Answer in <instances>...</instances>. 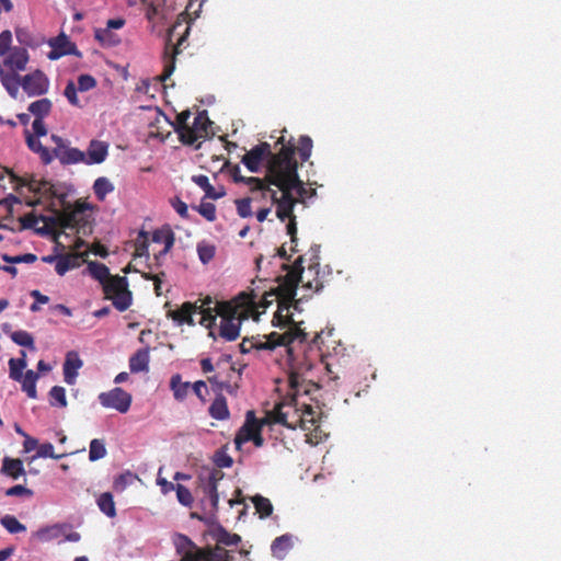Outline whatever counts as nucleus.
<instances>
[{
  "instance_id": "obj_15",
  "label": "nucleus",
  "mask_w": 561,
  "mask_h": 561,
  "mask_svg": "<svg viewBox=\"0 0 561 561\" xmlns=\"http://www.w3.org/2000/svg\"><path fill=\"white\" fill-rule=\"evenodd\" d=\"M48 44L51 47V50L47 54V57L50 60L59 59L66 55H75L78 57L81 56V53L77 49L76 44L70 42L68 36L64 33L51 38Z\"/></svg>"
},
{
  "instance_id": "obj_9",
  "label": "nucleus",
  "mask_w": 561,
  "mask_h": 561,
  "mask_svg": "<svg viewBox=\"0 0 561 561\" xmlns=\"http://www.w3.org/2000/svg\"><path fill=\"white\" fill-rule=\"evenodd\" d=\"M211 125V122L209 121L206 111L198 112L194 119L192 125L188 124V126L180 134L179 140L185 145V146H193L197 141L198 144L195 146L196 149L201 147V140L208 137V129Z\"/></svg>"
},
{
  "instance_id": "obj_53",
  "label": "nucleus",
  "mask_w": 561,
  "mask_h": 561,
  "mask_svg": "<svg viewBox=\"0 0 561 561\" xmlns=\"http://www.w3.org/2000/svg\"><path fill=\"white\" fill-rule=\"evenodd\" d=\"M135 479H137V476L134 474L130 471H126L124 473H121L113 482V488L117 492L124 491L128 485H130Z\"/></svg>"
},
{
  "instance_id": "obj_59",
  "label": "nucleus",
  "mask_w": 561,
  "mask_h": 561,
  "mask_svg": "<svg viewBox=\"0 0 561 561\" xmlns=\"http://www.w3.org/2000/svg\"><path fill=\"white\" fill-rule=\"evenodd\" d=\"M96 85V80L90 75H81L78 78V90L81 92L89 91Z\"/></svg>"
},
{
  "instance_id": "obj_8",
  "label": "nucleus",
  "mask_w": 561,
  "mask_h": 561,
  "mask_svg": "<svg viewBox=\"0 0 561 561\" xmlns=\"http://www.w3.org/2000/svg\"><path fill=\"white\" fill-rule=\"evenodd\" d=\"M214 460L216 467L207 472L204 492L206 494L205 501H207L209 504L210 510L217 511L219 503L217 484L224 478V472L221 469L231 467L233 463V458H214Z\"/></svg>"
},
{
  "instance_id": "obj_49",
  "label": "nucleus",
  "mask_w": 561,
  "mask_h": 561,
  "mask_svg": "<svg viewBox=\"0 0 561 561\" xmlns=\"http://www.w3.org/2000/svg\"><path fill=\"white\" fill-rule=\"evenodd\" d=\"M270 343V335L267 336V341L265 343H261L254 340V337L251 339H243L240 343V352L243 354L250 353L252 350H274L275 347H267Z\"/></svg>"
},
{
  "instance_id": "obj_54",
  "label": "nucleus",
  "mask_w": 561,
  "mask_h": 561,
  "mask_svg": "<svg viewBox=\"0 0 561 561\" xmlns=\"http://www.w3.org/2000/svg\"><path fill=\"white\" fill-rule=\"evenodd\" d=\"M312 147V139L309 136L305 135L299 138L297 150L302 161H307L310 158Z\"/></svg>"
},
{
  "instance_id": "obj_21",
  "label": "nucleus",
  "mask_w": 561,
  "mask_h": 561,
  "mask_svg": "<svg viewBox=\"0 0 561 561\" xmlns=\"http://www.w3.org/2000/svg\"><path fill=\"white\" fill-rule=\"evenodd\" d=\"M108 154V145L104 141L93 139L85 152V164H100L105 161Z\"/></svg>"
},
{
  "instance_id": "obj_56",
  "label": "nucleus",
  "mask_w": 561,
  "mask_h": 561,
  "mask_svg": "<svg viewBox=\"0 0 561 561\" xmlns=\"http://www.w3.org/2000/svg\"><path fill=\"white\" fill-rule=\"evenodd\" d=\"M175 492H176V499L182 505H184L186 507L192 506L194 499H193L191 491L186 486L178 483L176 488H175Z\"/></svg>"
},
{
  "instance_id": "obj_31",
  "label": "nucleus",
  "mask_w": 561,
  "mask_h": 561,
  "mask_svg": "<svg viewBox=\"0 0 561 561\" xmlns=\"http://www.w3.org/2000/svg\"><path fill=\"white\" fill-rule=\"evenodd\" d=\"M208 411L213 419L220 421L228 419L230 414L227 400L221 393L215 398Z\"/></svg>"
},
{
  "instance_id": "obj_48",
  "label": "nucleus",
  "mask_w": 561,
  "mask_h": 561,
  "mask_svg": "<svg viewBox=\"0 0 561 561\" xmlns=\"http://www.w3.org/2000/svg\"><path fill=\"white\" fill-rule=\"evenodd\" d=\"M191 116V112L188 110L181 112L178 114L174 122H170L165 115H162L164 122H167L170 126L173 127L174 131L179 135L188 126V118Z\"/></svg>"
},
{
  "instance_id": "obj_19",
  "label": "nucleus",
  "mask_w": 561,
  "mask_h": 561,
  "mask_svg": "<svg viewBox=\"0 0 561 561\" xmlns=\"http://www.w3.org/2000/svg\"><path fill=\"white\" fill-rule=\"evenodd\" d=\"M28 58V53L24 47H13L3 59V65L12 71H23Z\"/></svg>"
},
{
  "instance_id": "obj_64",
  "label": "nucleus",
  "mask_w": 561,
  "mask_h": 561,
  "mask_svg": "<svg viewBox=\"0 0 561 561\" xmlns=\"http://www.w3.org/2000/svg\"><path fill=\"white\" fill-rule=\"evenodd\" d=\"M39 221V216L37 217L34 213H28L25 216L20 218L21 229H37L36 224Z\"/></svg>"
},
{
  "instance_id": "obj_5",
  "label": "nucleus",
  "mask_w": 561,
  "mask_h": 561,
  "mask_svg": "<svg viewBox=\"0 0 561 561\" xmlns=\"http://www.w3.org/2000/svg\"><path fill=\"white\" fill-rule=\"evenodd\" d=\"M173 542L176 552L181 554V561H228L226 551L220 548L215 549V551L201 550L185 535H175Z\"/></svg>"
},
{
  "instance_id": "obj_7",
  "label": "nucleus",
  "mask_w": 561,
  "mask_h": 561,
  "mask_svg": "<svg viewBox=\"0 0 561 561\" xmlns=\"http://www.w3.org/2000/svg\"><path fill=\"white\" fill-rule=\"evenodd\" d=\"M266 424H270L267 417L260 420L253 410L248 411L245 421L234 437L236 450L243 451L242 446L249 442H252L256 447H261L263 445L261 430Z\"/></svg>"
},
{
  "instance_id": "obj_41",
  "label": "nucleus",
  "mask_w": 561,
  "mask_h": 561,
  "mask_svg": "<svg viewBox=\"0 0 561 561\" xmlns=\"http://www.w3.org/2000/svg\"><path fill=\"white\" fill-rule=\"evenodd\" d=\"M252 502L260 518H266L272 515L273 505L267 497L257 494L252 497Z\"/></svg>"
},
{
  "instance_id": "obj_47",
  "label": "nucleus",
  "mask_w": 561,
  "mask_h": 561,
  "mask_svg": "<svg viewBox=\"0 0 561 561\" xmlns=\"http://www.w3.org/2000/svg\"><path fill=\"white\" fill-rule=\"evenodd\" d=\"M214 314L220 317L221 320L232 319L236 317V309L227 301H216L214 306Z\"/></svg>"
},
{
  "instance_id": "obj_12",
  "label": "nucleus",
  "mask_w": 561,
  "mask_h": 561,
  "mask_svg": "<svg viewBox=\"0 0 561 561\" xmlns=\"http://www.w3.org/2000/svg\"><path fill=\"white\" fill-rule=\"evenodd\" d=\"M99 401L104 408L126 413L131 404V396L124 389L116 387L107 392L100 393Z\"/></svg>"
},
{
  "instance_id": "obj_6",
  "label": "nucleus",
  "mask_w": 561,
  "mask_h": 561,
  "mask_svg": "<svg viewBox=\"0 0 561 561\" xmlns=\"http://www.w3.org/2000/svg\"><path fill=\"white\" fill-rule=\"evenodd\" d=\"M310 259H309V265L307 271H305V267L302 263L305 262V256L300 255L297 257V260L294 262L291 266L287 265L286 263H283L282 268L285 271H294V267L299 264L298 268L301 270V275L306 276L304 280H298L297 286L301 284L304 288L310 289L314 293L320 291L323 288V282L319 277V252L320 247L314 245L310 249Z\"/></svg>"
},
{
  "instance_id": "obj_14",
  "label": "nucleus",
  "mask_w": 561,
  "mask_h": 561,
  "mask_svg": "<svg viewBox=\"0 0 561 561\" xmlns=\"http://www.w3.org/2000/svg\"><path fill=\"white\" fill-rule=\"evenodd\" d=\"M11 182L15 183V190L26 186L30 192L42 194L44 196L53 197L56 195L54 185L46 180H36L33 175L28 178H21L11 173Z\"/></svg>"
},
{
  "instance_id": "obj_13",
  "label": "nucleus",
  "mask_w": 561,
  "mask_h": 561,
  "mask_svg": "<svg viewBox=\"0 0 561 561\" xmlns=\"http://www.w3.org/2000/svg\"><path fill=\"white\" fill-rule=\"evenodd\" d=\"M21 87L28 96H38L47 93L49 80L42 70L37 69L21 78Z\"/></svg>"
},
{
  "instance_id": "obj_24",
  "label": "nucleus",
  "mask_w": 561,
  "mask_h": 561,
  "mask_svg": "<svg viewBox=\"0 0 561 561\" xmlns=\"http://www.w3.org/2000/svg\"><path fill=\"white\" fill-rule=\"evenodd\" d=\"M87 209H90V205L83 202H76L73 208L71 210H65L60 213L61 228H78L79 225V216L81 213H84Z\"/></svg>"
},
{
  "instance_id": "obj_2",
  "label": "nucleus",
  "mask_w": 561,
  "mask_h": 561,
  "mask_svg": "<svg viewBox=\"0 0 561 561\" xmlns=\"http://www.w3.org/2000/svg\"><path fill=\"white\" fill-rule=\"evenodd\" d=\"M194 2L190 1L185 11L179 15L176 22L169 30L163 56L164 66L161 80L168 79L173 73L175 69V57L180 51V47L185 43L187 35L190 34V23L198 16L197 10L192 12Z\"/></svg>"
},
{
  "instance_id": "obj_3",
  "label": "nucleus",
  "mask_w": 561,
  "mask_h": 561,
  "mask_svg": "<svg viewBox=\"0 0 561 561\" xmlns=\"http://www.w3.org/2000/svg\"><path fill=\"white\" fill-rule=\"evenodd\" d=\"M298 266L299 264L294 267V271H288L282 277V283H279L275 288L265 291L262 296L260 306L263 308H267L274 301H277L278 309L274 317L276 320H280L283 318L284 311H289L296 296L297 282L306 278V276L301 275V270H299Z\"/></svg>"
},
{
  "instance_id": "obj_35",
  "label": "nucleus",
  "mask_w": 561,
  "mask_h": 561,
  "mask_svg": "<svg viewBox=\"0 0 561 561\" xmlns=\"http://www.w3.org/2000/svg\"><path fill=\"white\" fill-rule=\"evenodd\" d=\"M1 471L13 479H18L25 473L20 458H4Z\"/></svg>"
},
{
  "instance_id": "obj_38",
  "label": "nucleus",
  "mask_w": 561,
  "mask_h": 561,
  "mask_svg": "<svg viewBox=\"0 0 561 561\" xmlns=\"http://www.w3.org/2000/svg\"><path fill=\"white\" fill-rule=\"evenodd\" d=\"M98 506L102 513H104L107 517L116 516V507L113 500V495L110 492L102 493L98 499Z\"/></svg>"
},
{
  "instance_id": "obj_28",
  "label": "nucleus",
  "mask_w": 561,
  "mask_h": 561,
  "mask_svg": "<svg viewBox=\"0 0 561 561\" xmlns=\"http://www.w3.org/2000/svg\"><path fill=\"white\" fill-rule=\"evenodd\" d=\"M128 287V280L125 276L115 275L108 282L103 285V291L105 298L112 300V297L118 294V291Z\"/></svg>"
},
{
  "instance_id": "obj_58",
  "label": "nucleus",
  "mask_w": 561,
  "mask_h": 561,
  "mask_svg": "<svg viewBox=\"0 0 561 561\" xmlns=\"http://www.w3.org/2000/svg\"><path fill=\"white\" fill-rule=\"evenodd\" d=\"M238 215L242 218H248L252 216L251 209V199L250 198H241L236 201Z\"/></svg>"
},
{
  "instance_id": "obj_55",
  "label": "nucleus",
  "mask_w": 561,
  "mask_h": 561,
  "mask_svg": "<svg viewBox=\"0 0 561 561\" xmlns=\"http://www.w3.org/2000/svg\"><path fill=\"white\" fill-rule=\"evenodd\" d=\"M286 219H288V224L286 226L287 234L290 237V242L293 243L291 251L296 252V245H297V221H296V215L294 214V209H291V215L286 216Z\"/></svg>"
},
{
  "instance_id": "obj_52",
  "label": "nucleus",
  "mask_w": 561,
  "mask_h": 561,
  "mask_svg": "<svg viewBox=\"0 0 561 561\" xmlns=\"http://www.w3.org/2000/svg\"><path fill=\"white\" fill-rule=\"evenodd\" d=\"M49 401L51 405L65 408L67 405L65 388L61 386H54L49 391Z\"/></svg>"
},
{
  "instance_id": "obj_16",
  "label": "nucleus",
  "mask_w": 561,
  "mask_h": 561,
  "mask_svg": "<svg viewBox=\"0 0 561 561\" xmlns=\"http://www.w3.org/2000/svg\"><path fill=\"white\" fill-rule=\"evenodd\" d=\"M211 538L216 541V546L214 548H201V550H209L215 551V549L220 548L221 550L227 552V560L230 561L229 551L225 549V547L238 546L241 541V537L238 534H231L226 530L222 526H217L210 531Z\"/></svg>"
},
{
  "instance_id": "obj_43",
  "label": "nucleus",
  "mask_w": 561,
  "mask_h": 561,
  "mask_svg": "<svg viewBox=\"0 0 561 561\" xmlns=\"http://www.w3.org/2000/svg\"><path fill=\"white\" fill-rule=\"evenodd\" d=\"M133 301L131 291L128 289V287H125V289L118 291L117 295L112 297L113 306L121 312L127 310Z\"/></svg>"
},
{
  "instance_id": "obj_57",
  "label": "nucleus",
  "mask_w": 561,
  "mask_h": 561,
  "mask_svg": "<svg viewBox=\"0 0 561 561\" xmlns=\"http://www.w3.org/2000/svg\"><path fill=\"white\" fill-rule=\"evenodd\" d=\"M94 37L98 42L105 46H112L115 44L113 34L108 28H96L94 32Z\"/></svg>"
},
{
  "instance_id": "obj_23",
  "label": "nucleus",
  "mask_w": 561,
  "mask_h": 561,
  "mask_svg": "<svg viewBox=\"0 0 561 561\" xmlns=\"http://www.w3.org/2000/svg\"><path fill=\"white\" fill-rule=\"evenodd\" d=\"M83 362L77 352H68L64 363V380L68 385H73L78 376V370L82 367Z\"/></svg>"
},
{
  "instance_id": "obj_45",
  "label": "nucleus",
  "mask_w": 561,
  "mask_h": 561,
  "mask_svg": "<svg viewBox=\"0 0 561 561\" xmlns=\"http://www.w3.org/2000/svg\"><path fill=\"white\" fill-rule=\"evenodd\" d=\"M10 337L15 344L20 346L27 347L32 351L35 350L34 339L27 331L19 330L11 332Z\"/></svg>"
},
{
  "instance_id": "obj_4",
  "label": "nucleus",
  "mask_w": 561,
  "mask_h": 561,
  "mask_svg": "<svg viewBox=\"0 0 561 561\" xmlns=\"http://www.w3.org/2000/svg\"><path fill=\"white\" fill-rule=\"evenodd\" d=\"M201 368L204 374H209L217 369V373L209 376L207 380L217 391L227 390L232 392L231 381L234 377L240 378L241 371L237 370L230 355H224L214 365L211 359L206 357L201 359Z\"/></svg>"
},
{
  "instance_id": "obj_30",
  "label": "nucleus",
  "mask_w": 561,
  "mask_h": 561,
  "mask_svg": "<svg viewBox=\"0 0 561 561\" xmlns=\"http://www.w3.org/2000/svg\"><path fill=\"white\" fill-rule=\"evenodd\" d=\"M26 134V144L28 146V148L38 153L42 161L45 163V164H48L53 161V156L50 153V151L45 147L43 146V144L37 139V137H34L32 134L28 133V130L25 131Z\"/></svg>"
},
{
  "instance_id": "obj_25",
  "label": "nucleus",
  "mask_w": 561,
  "mask_h": 561,
  "mask_svg": "<svg viewBox=\"0 0 561 561\" xmlns=\"http://www.w3.org/2000/svg\"><path fill=\"white\" fill-rule=\"evenodd\" d=\"M83 255H85V253H70L58 256L55 266L57 274L62 276L68 271L79 267L81 265Z\"/></svg>"
},
{
  "instance_id": "obj_39",
  "label": "nucleus",
  "mask_w": 561,
  "mask_h": 561,
  "mask_svg": "<svg viewBox=\"0 0 561 561\" xmlns=\"http://www.w3.org/2000/svg\"><path fill=\"white\" fill-rule=\"evenodd\" d=\"M293 547V538L290 535H282L272 542V551L276 557H283Z\"/></svg>"
},
{
  "instance_id": "obj_44",
  "label": "nucleus",
  "mask_w": 561,
  "mask_h": 561,
  "mask_svg": "<svg viewBox=\"0 0 561 561\" xmlns=\"http://www.w3.org/2000/svg\"><path fill=\"white\" fill-rule=\"evenodd\" d=\"M1 82L8 93L15 98L21 85V77L16 73H3L1 72Z\"/></svg>"
},
{
  "instance_id": "obj_17",
  "label": "nucleus",
  "mask_w": 561,
  "mask_h": 561,
  "mask_svg": "<svg viewBox=\"0 0 561 561\" xmlns=\"http://www.w3.org/2000/svg\"><path fill=\"white\" fill-rule=\"evenodd\" d=\"M197 312L201 313L199 324L208 329V336L216 339L214 327L216 325V314H214L215 302L210 296L198 299Z\"/></svg>"
},
{
  "instance_id": "obj_29",
  "label": "nucleus",
  "mask_w": 561,
  "mask_h": 561,
  "mask_svg": "<svg viewBox=\"0 0 561 561\" xmlns=\"http://www.w3.org/2000/svg\"><path fill=\"white\" fill-rule=\"evenodd\" d=\"M87 270L94 279L102 284V286L113 277L108 267L96 261L88 262Z\"/></svg>"
},
{
  "instance_id": "obj_27",
  "label": "nucleus",
  "mask_w": 561,
  "mask_h": 561,
  "mask_svg": "<svg viewBox=\"0 0 561 561\" xmlns=\"http://www.w3.org/2000/svg\"><path fill=\"white\" fill-rule=\"evenodd\" d=\"M149 350L140 348L129 358V369L131 373H141L149 370Z\"/></svg>"
},
{
  "instance_id": "obj_22",
  "label": "nucleus",
  "mask_w": 561,
  "mask_h": 561,
  "mask_svg": "<svg viewBox=\"0 0 561 561\" xmlns=\"http://www.w3.org/2000/svg\"><path fill=\"white\" fill-rule=\"evenodd\" d=\"M197 302L186 301L182 304V306L176 309L168 312V317L178 322L179 324H188L195 325V321L193 319V314L197 313Z\"/></svg>"
},
{
  "instance_id": "obj_61",
  "label": "nucleus",
  "mask_w": 561,
  "mask_h": 561,
  "mask_svg": "<svg viewBox=\"0 0 561 561\" xmlns=\"http://www.w3.org/2000/svg\"><path fill=\"white\" fill-rule=\"evenodd\" d=\"M78 88L73 83V81H69L65 88L64 94L69 101L70 104L75 106H79V99L77 95Z\"/></svg>"
},
{
  "instance_id": "obj_46",
  "label": "nucleus",
  "mask_w": 561,
  "mask_h": 561,
  "mask_svg": "<svg viewBox=\"0 0 561 561\" xmlns=\"http://www.w3.org/2000/svg\"><path fill=\"white\" fill-rule=\"evenodd\" d=\"M9 377L14 380H22L24 368L27 366V362L23 358H10L9 359Z\"/></svg>"
},
{
  "instance_id": "obj_50",
  "label": "nucleus",
  "mask_w": 561,
  "mask_h": 561,
  "mask_svg": "<svg viewBox=\"0 0 561 561\" xmlns=\"http://www.w3.org/2000/svg\"><path fill=\"white\" fill-rule=\"evenodd\" d=\"M0 523L10 534H18L26 530L25 525L20 523L13 515H4Z\"/></svg>"
},
{
  "instance_id": "obj_40",
  "label": "nucleus",
  "mask_w": 561,
  "mask_h": 561,
  "mask_svg": "<svg viewBox=\"0 0 561 561\" xmlns=\"http://www.w3.org/2000/svg\"><path fill=\"white\" fill-rule=\"evenodd\" d=\"M149 234L145 230H140L135 240V252L136 257H149Z\"/></svg>"
},
{
  "instance_id": "obj_34",
  "label": "nucleus",
  "mask_w": 561,
  "mask_h": 561,
  "mask_svg": "<svg viewBox=\"0 0 561 561\" xmlns=\"http://www.w3.org/2000/svg\"><path fill=\"white\" fill-rule=\"evenodd\" d=\"M38 374L35 373L32 369H28L23 376L22 380H18V382H21L22 390L26 392L27 397L31 399L37 398V391H36V381L38 379Z\"/></svg>"
},
{
  "instance_id": "obj_26",
  "label": "nucleus",
  "mask_w": 561,
  "mask_h": 561,
  "mask_svg": "<svg viewBox=\"0 0 561 561\" xmlns=\"http://www.w3.org/2000/svg\"><path fill=\"white\" fill-rule=\"evenodd\" d=\"M240 318L221 320L219 325V336L226 341H234L240 335Z\"/></svg>"
},
{
  "instance_id": "obj_18",
  "label": "nucleus",
  "mask_w": 561,
  "mask_h": 561,
  "mask_svg": "<svg viewBox=\"0 0 561 561\" xmlns=\"http://www.w3.org/2000/svg\"><path fill=\"white\" fill-rule=\"evenodd\" d=\"M230 172L234 182L244 183L250 187L252 193L260 192L262 198H267V193L271 192V187L266 184L265 180L254 176L247 178L241 175V170L238 164L233 165Z\"/></svg>"
},
{
  "instance_id": "obj_51",
  "label": "nucleus",
  "mask_w": 561,
  "mask_h": 561,
  "mask_svg": "<svg viewBox=\"0 0 561 561\" xmlns=\"http://www.w3.org/2000/svg\"><path fill=\"white\" fill-rule=\"evenodd\" d=\"M197 253L203 264L209 263L216 253V247L207 242H199L197 244Z\"/></svg>"
},
{
  "instance_id": "obj_1",
  "label": "nucleus",
  "mask_w": 561,
  "mask_h": 561,
  "mask_svg": "<svg viewBox=\"0 0 561 561\" xmlns=\"http://www.w3.org/2000/svg\"><path fill=\"white\" fill-rule=\"evenodd\" d=\"M277 142L282 144V148L270 167V184L276 186L282 195L278 197L277 191L271 187L267 198L276 205L277 218L285 221L286 216L291 215L295 205L304 203L305 197L308 196V190L298 176L295 146L291 142L285 145L283 136Z\"/></svg>"
},
{
  "instance_id": "obj_60",
  "label": "nucleus",
  "mask_w": 561,
  "mask_h": 561,
  "mask_svg": "<svg viewBox=\"0 0 561 561\" xmlns=\"http://www.w3.org/2000/svg\"><path fill=\"white\" fill-rule=\"evenodd\" d=\"M198 213L208 221L216 219V206L213 203H202Z\"/></svg>"
},
{
  "instance_id": "obj_36",
  "label": "nucleus",
  "mask_w": 561,
  "mask_h": 561,
  "mask_svg": "<svg viewBox=\"0 0 561 561\" xmlns=\"http://www.w3.org/2000/svg\"><path fill=\"white\" fill-rule=\"evenodd\" d=\"M114 188L113 183L105 176L98 178L93 184L94 195L100 202H103L106 195L112 193Z\"/></svg>"
},
{
  "instance_id": "obj_33",
  "label": "nucleus",
  "mask_w": 561,
  "mask_h": 561,
  "mask_svg": "<svg viewBox=\"0 0 561 561\" xmlns=\"http://www.w3.org/2000/svg\"><path fill=\"white\" fill-rule=\"evenodd\" d=\"M170 388L173 391V396L178 401H183L191 389V382L182 381L181 375H173L170 379Z\"/></svg>"
},
{
  "instance_id": "obj_32",
  "label": "nucleus",
  "mask_w": 561,
  "mask_h": 561,
  "mask_svg": "<svg viewBox=\"0 0 561 561\" xmlns=\"http://www.w3.org/2000/svg\"><path fill=\"white\" fill-rule=\"evenodd\" d=\"M152 241L153 242L163 241V243H164L163 250H161L158 254H154V261L158 265L160 259L162 256H164L172 249V247L174 244V234L170 230L167 233H162L161 231L157 230L152 234Z\"/></svg>"
},
{
  "instance_id": "obj_42",
  "label": "nucleus",
  "mask_w": 561,
  "mask_h": 561,
  "mask_svg": "<svg viewBox=\"0 0 561 561\" xmlns=\"http://www.w3.org/2000/svg\"><path fill=\"white\" fill-rule=\"evenodd\" d=\"M28 111L35 118H44L51 111V102L48 99L37 100L28 105Z\"/></svg>"
},
{
  "instance_id": "obj_37",
  "label": "nucleus",
  "mask_w": 561,
  "mask_h": 561,
  "mask_svg": "<svg viewBox=\"0 0 561 561\" xmlns=\"http://www.w3.org/2000/svg\"><path fill=\"white\" fill-rule=\"evenodd\" d=\"M39 221H43L44 226L35 229V232L41 236L51 233L57 227L61 228L60 214L57 216L39 215Z\"/></svg>"
},
{
  "instance_id": "obj_11",
  "label": "nucleus",
  "mask_w": 561,
  "mask_h": 561,
  "mask_svg": "<svg viewBox=\"0 0 561 561\" xmlns=\"http://www.w3.org/2000/svg\"><path fill=\"white\" fill-rule=\"evenodd\" d=\"M278 324L289 325V330L283 334H278L277 332H273L270 334V343L267 347H276L278 345H288L295 341L302 342L306 340L307 334L305 331L298 327L291 319V316L283 314L280 320H277Z\"/></svg>"
},
{
  "instance_id": "obj_63",
  "label": "nucleus",
  "mask_w": 561,
  "mask_h": 561,
  "mask_svg": "<svg viewBox=\"0 0 561 561\" xmlns=\"http://www.w3.org/2000/svg\"><path fill=\"white\" fill-rule=\"evenodd\" d=\"M61 529L62 527L55 525L53 527L39 529L37 531V536L43 540H49L58 537V535L61 533Z\"/></svg>"
},
{
  "instance_id": "obj_10",
  "label": "nucleus",
  "mask_w": 561,
  "mask_h": 561,
  "mask_svg": "<svg viewBox=\"0 0 561 561\" xmlns=\"http://www.w3.org/2000/svg\"><path fill=\"white\" fill-rule=\"evenodd\" d=\"M278 152L273 153L271 145L268 142H261L256 146H254L251 150H249L241 159V162L245 165V168L250 172H257L261 168L262 162L265 159H268L267 161V174L263 179L265 180L266 184L271 187L272 184H270V167L274 160V157L277 156Z\"/></svg>"
},
{
  "instance_id": "obj_20",
  "label": "nucleus",
  "mask_w": 561,
  "mask_h": 561,
  "mask_svg": "<svg viewBox=\"0 0 561 561\" xmlns=\"http://www.w3.org/2000/svg\"><path fill=\"white\" fill-rule=\"evenodd\" d=\"M54 157L59 160L62 165L84 163L85 164V152L78 148H71L65 146L64 148H54Z\"/></svg>"
},
{
  "instance_id": "obj_62",
  "label": "nucleus",
  "mask_w": 561,
  "mask_h": 561,
  "mask_svg": "<svg viewBox=\"0 0 561 561\" xmlns=\"http://www.w3.org/2000/svg\"><path fill=\"white\" fill-rule=\"evenodd\" d=\"M191 388L193 389L196 397L202 401H206V396L208 394V388L204 380H197L194 383H191Z\"/></svg>"
}]
</instances>
